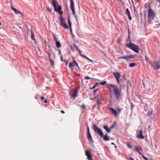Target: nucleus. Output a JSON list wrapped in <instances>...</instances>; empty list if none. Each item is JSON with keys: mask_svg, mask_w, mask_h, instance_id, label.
<instances>
[{"mask_svg": "<svg viewBox=\"0 0 160 160\" xmlns=\"http://www.w3.org/2000/svg\"><path fill=\"white\" fill-rule=\"evenodd\" d=\"M11 9L14 11L15 13L16 14H21L22 13L18 11L17 10L16 8H14L12 6H11Z\"/></svg>", "mask_w": 160, "mask_h": 160, "instance_id": "15", "label": "nucleus"}, {"mask_svg": "<svg viewBox=\"0 0 160 160\" xmlns=\"http://www.w3.org/2000/svg\"><path fill=\"white\" fill-rule=\"evenodd\" d=\"M96 87V85H94L93 87L91 88V89H93L94 88Z\"/></svg>", "mask_w": 160, "mask_h": 160, "instance_id": "43", "label": "nucleus"}, {"mask_svg": "<svg viewBox=\"0 0 160 160\" xmlns=\"http://www.w3.org/2000/svg\"><path fill=\"white\" fill-rule=\"evenodd\" d=\"M31 38L33 40H35V38L34 37V36L32 33V35H31Z\"/></svg>", "mask_w": 160, "mask_h": 160, "instance_id": "32", "label": "nucleus"}, {"mask_svg": "<svg viewBox=\"0 0 160 160\" xmlns=\"http://www.w3.org/2000/svg\"><path fill=\"white\" fill-rule=\"evenodd\" d=\"M75 66H78V64L77 62L75 61H73L69 63V67L70 68Z\"/></svg>", "mask_w": 160, "mask_h": 160, "instance_id": "14", "label": "nucleus"}, {"mask_svg": "<svg viewBox=\"0 0 160 160\" xmlns=\"http://www.w3.org/2000/svg\"><path fill=\"white\" fill-rule=\"evenodd\" d=\"M126 46L129 48L132 49L135 52L137 53L139 52V51L138 50V46L135 44L132 43H130L129 44H127Z\"/></svg>", "mask_w": 160, "mask_h": 160, "instance_id": "4", "label": "nucleus"}, {"mask_svg": "<svg viewBox=\"0 0 160 160\" xmlns=\"http://www.w3.org/2000/svg\"><path fill=\"white\" fill-rule=\"evenodd\" d=\"M152 68L155 70L160 69V61H156L151 63Z\"/></svg>", "mask_w": 160, "mask_h": 160, "instance_id": "5", "label": "nucleus"}, {"mask_svg": "<svg viewBox=\"0 0 160 160\" xmlns=\"http://www.w3.org/2000/svg\"><path fill=\"white\" fill-rule=\"evenodd\" d=\"M103 139L105 141H108L109 140V137L107 134H105L103 136Z\"/></svg>", "mask_w": 160, "mask_h": 160, "instance_id": "21", "label": "nucleus"}, {"mask_svg": "<svg viewBox=\"0 0 160 160\" xmlns=\"http://www.w3.org/2000/svg\"><path fill=\"white\" fill-rule=\"evenodd\" d=\"M60 25L65 28H68V27L66 24L65 20L61 17H60Z\"/></svg>", "mask_w": 160, "mask_h": 160, "instance_id": "8", "label": "nucleus"}, {"mask_svg": "<svg viewBox=\"0 0 160 160\" xmlns=\"http://www.w3.org/2000/svg\"><path fill=\"white\" fill-rule=\"evenodd\" d=\"M113 74L116 80L119 83V79L120 76V73L119 72H113Z\"/></svg>", "mask_w": 160, "mask_h": 160, "instance_id": "12", "label": "nucleus"}, {"mask_svg": "<svg viewBox=\"0 0 160 160\" xmlns=\"http://www.w3.org/2000/svg\"><path fill=\"white\" fill-rule=\"evenodd\" d=\"M44 102L45 103H47V100H45L44 101Z\"/></svg>", "mask_w": 160, "mask_h": 160, "instance_id": "56", "label": "nucleus"}, {"mask_svg": "<svg viewBox=\"0 0 160 160\" xmlns=\"http://www.w3.org/2000/svg\"><path fill=\"white\" fill-rule=\"evenodd\" d=\"M68 22L69 27L71 26V22L69 18H68Z\"/></svg>", "mask_w": 160, "mask_h": 160, "instance_id": "27", "label": "nucleus"}, {"mask_svg": "<svg viewBox=\"0 0 160 160\" xmlns=\"http://www.w3.org/2000/svg\"><path fill=\"white\" fill-rule=\"evenodd\" d=\"M85 154L87 157L88 159V160H92V156L90 154V152L88 151H85Z\"/></svg>", "mask_w": 160, "mask_h": 160, "instance_id": "13", "label": "nucleus"}, {"mask_svg": "<svg viewBox=\"0 0 160 160\" xmlns=\"http://www.w3.org/2000/svg\"><path fill=\"white\" fill-rule=\"evenodd\" d=\"M85 107V105H83L82 107H81V108H83V107Z\"/></svg>", "mask_w": 160, "mask_h": 160, "instance_id": "54", "label": "nucleus"}, {"mask_svg": "<svg viewBox=\"0 0 160 160\" xmlns=\"http://www.w3.org/2000/svg\"><path fill=\"white\" fill-rule=\"evenodd\" d=\"M58 51H59V53H60L61 55V51H60L58 49Z\"/></svg>", "mask_w": 160, "mask_h": 160, "instance_id": "53", "label": "nucleus"}, {"mask_svg": "<svg viewBox=\"0 0 160 160\" xmlns=\"http://www.w3.org/2000/svg\"><path fill=\"white\" fill-rule=\"evenodd\" d=\"M1 25V23L0 22V25Z\"/></svg>", "mask_w": 160, "mask_h": 160, "instance_id": "64", "label": "nucleus"}, {"mask_svg": "<svg viewBox=\"0 0 160 160\" xmlns=\"http://www.w3.org/2000/svg\"><path fill=\"white\" fill-rule=\"evenodd\" d=\"M88 60L89 61H90L91 62H92V60H91V59H89H89H88Z\"/></svg>", "mask_w": 160, "mask_h": 160, "instance_id": "47", "label": "nucleus"}, {"mask_svg": "<svg viewBox=\"0 0 160 160\" xmlns=\"http://www.w3.org/2000/svg\"><path fill=\"white\" fill-rule=\"evenodd\" d=\"M47 11L49 12H51V9L49 8L48 7H47Z\"/></svg>", "mask_w": 160, "mask_h": 160, "instance_id": "41", "label": "nucleus"}, {"mask_svg": "<svg viewBox=\"0 0 160 160\" xmlns=\"http://www.w3.org/2000/svg\"><path fill=\"white\" fill-rule=\"evenodd\" d=\"M69 28H70V31L71 32H72V28H71V27H69Z\"/></svg>", "mask_w": 160, "mask_h": 160, "instance_id": "49", "label": "nucleus"}, {"mask_svg": "<svg viewBox=\"0 0 160 160\" xmlns=\"http://www.w3.org/2000/svg\"><path fill=\"white\" fill-rule=\"evenodd\" d=\"M98 90V89H96L94 90V92H93L94 93H95Z\"/></svg>", "mask_w": 160, "mask_h": 160, "instance_id": "44", "label": "nucleus"}, {"mask_svg": "<svg viewBox=\"0 0 160 160\" xmlns=\"http://www.w3.org/2000/svg\"><path fill=\"white\" fill-rule=\"evenodd\" d=\"M56 45L58 48H59L61 47V44L59 41H56Z\"/></svg>", "mask_w": 160, "mask_h": 160, "instance_id": "22", "label": "nucleus"}, {"mask_svg": "<svg viewBox=\"0 0 160 160\" xmlns=\"http://www.w3.org/2000/svg\"><path fill=\"white\" fill-rule=\"evenodd\" d=\"M48 47L49 48H50V49L51 48V47H50V46H48Z\"/></svg>", "mask_w": 160, "mask_h": 160, "instance_id": "58", "label": "nucleus"}, {"mask_svg": "<svg viewBox=\"0 0 160 160\" xmlns=\"http://www.w3.org/2000/svg\"><path fill=\"white\" fill-rule=\"evenodd\" d=\"M138 153L140 154H141L142 156V155L140 152H139H139H138Z\"/></svg>", "mask_w": 160, "mask_h": 160, "instance_id": "55", "label": "nucleus"}, {"mask_svg": "<svg viewBox=\"0 0 160 160\" xmlns=\"http://www.w3.org/2000/svg\"><path fill=\"white\" fill-rule=\"evenodd\" d=\"M136 65V63H132L129 64V67H133Z\"/></svg>", "mask_w": 160, "mask_h": 160, "instance_id": "25", "label": "nucleus"}, {"mask_svg": "<svg viewBox=\"0 0 160 160\" xmlns=\"http://www.w3.org/2000/svg\"><path fill=\"white\" fill-rule=\"evenodd\" d=\"M73 46L74 47V48H75V49L78 51V50H79L78 47L75 44H73Z\"/></svg>", "mask_w": 160, "mask_h": 160, "instance_id": "31", "label": "nucleus"}, {"mask_svg": "<svg viewBox=\"0 0 160 160\" xmlns=\"http://www.w3.org/2000/svg\"><path fill=\"white\" fill-rule=\"evenodd\" d=\"M41 98L42 100H43L44 99V98L43 97H41Z\"/></svg>", "mask_w": 160, "mask_h": 160, "instance_id": "48", "label": "nucleus"}, {"mask_svg": "<svg viewBox=\"0 0 160 160\" xmlns=\"http://www.w3.org/2000/svg\"><path fill=\"white\" fill-rule=\"evenodd\" d=\"M98 84H99V83L98 82H97V83H96L95 85H96V86H97V85H98Z\"/></svg>", "mask_w": 160, "mask_h": 160, "instance_id": "51", "label": "nucleus"}, {"mask_svg": "<svg viewBox=\"0 0 160 160\" xmlns=\"http://www.w3.org/2000/svg\"><path fill=\"white\" fill-rule=\"evenodd\" d=\"M50 62L51 65L53 67L54 65L53 61L52 59H50Z\"/></svg>", "mask_w": 160, "mask_h": 160, "instance_id": "28", "label": "nucleus"}, {"mask_svg": "<svg viewBox=\"0 0 160 160\" xmlns=\"http://www.w3.org/2000/svg\"><path fill=\"white\" fill-rule=\"evenodd\" d=\"M158 2H160V0H157Z\"/></svg>", "mask_w": 160, "mask_h": 160, "instance_id": "59", "label": "nucleus"}, {"mask_svg": "<svg viewBox=\"0 0 160 160\" xmlns=\"http://www.w3.org/2000/svg\"><path fill=\"white\" fill-rule=\"evenodd\" d=\"M106 83V81H105L103 82H101L100 84L102 85H104Z\"/></svg>", "mask_w": 160, "mask_h": 160, "instance_id": "29", "label": "nucleus"}, {"mask_svg": "<svg viewBox=\"0 0 160 160\" xmlns=\"http://www.w3.org/2000/svg\"><path fill=\"white\" fill-rule=\"evenodd\" d=\"M101 104V101H99L98 100H97V105H99Z\"/></svg>", "mask_w": 160, "mask_h": 160, "instance_id": "33", "label": "nucleus"}, {"mask_svg": "<svg viewBox=\"0 0 160 160\" xmlns=\"http://www.w3.org/2000/svg\"><path fill=\"white\" fill-rule=\"evenodd\" d=\"M142 157L145 160H148V159L147 158L145 157L143 155H142Z\"/></svg>", "mask_w": 160, "mask_h": 160, "instance_id": "36", "label": "nucleus"}, {"mask_svg": "<svg viewBox=\"0 0 160 160\" xmlns=\"http://www.w3.org/2000/svg\"><path fill=\"white\" fill-rule=\"evenodd\" d=\"M78 92V90H76L73 91L72 95L70 92H69V94L70 96L74 99L77 96Z\"/></svg>", "mask_w": 160, "mask_h": 160, "instance_id": "11", "label": "nucleus"}, {"mask_svg": "<svg viewBox=\"0 0 160 160\" xmlns=\"http://www.w3.org/2000/svg\"><path fill=\"white\" fill-rule=\"evenodd\" d=\"M145 60L147 61V62H148V60H149V58H148L147 56H145Z\"/></svg>", "mask_w": 160, "mask_h": 160, "instance_id": "38", "label": "nucleus"}, {"mask_svg": "<svg viewBox=\"0 0 160 160\" xmlns=\"http://www.w3.org/2000/svg\"><path fill=\"white\" fill-rule=\"evenodd\" d=\"M152 109H150L149 111H148V115L149 117H150L151 118H153L154 117V115L152 114Z\"/></svg>", "mask_w": 160, "mask_h": 160, "instance_id": "16", "label": "nucleus"}, {"mask_svg": "<svg viewBox=\"0 0 160 160\" xmlns=\"http://www.w3.org/2000/svg\"><path fill=\"white\" fill-rule=\"evenodd\" d=\"M61 60L62 61H63V60H62V55H61Z\"/></svg>", "mask_w": 160, "mask_h": 160, "instance_id": "50", "label": "nucleus"}, {"mask_svg": "<svg viewBox=\"0 0 160 160\" xmlns=\"http://www.w3.org/2000/svg\"><path fill=\"white\" fill-rule=\"evenodd\" d=\"M109 109L112 111V112L113 113L115 117H116L118 114V112L116 110H115L114 109L112 108H110Z\"/></svg>", "mask_w": 160, "mask_h": 160, "instance_id": "18", "label": "nucleus"}, {"mask_svg": "<svg viewBox=\"0 0 160 160\" xmlns=\"http://www.w3.org/2000/svg\"><path fill=\"white\" fill-rule=\"evenodd\" d=\"M116 123L115 122H114L113 124V125H112L111 126V127H110V129H112L113 128H115V127H116Z\"/></svg>", "mask_w": 160, "mask_h": 160, "instance_id": "24", "label": "nucleus"}, {"mask_svg": "<svg viewBox=\"0 0 160 160\" xmlns=\"http://www.w3.org/2000/svg\"><path fill=\"white\" fill-rule=\"evenodd\" d=\"M70 7L71 8V10L72 12V14L74 15V16L75 17V19L76 20V21H77V17L75 14V13L74 12V5L72 6H70Z\"/></svg>", "mask_w": 160, "mask_h": 160, "instance_id": "17", "label": "nucleus"}, {"mask_svg": "<svg viewBox=\"0 0 160 160\" xmlns=\"http://www.w3.org/2000/svg\"><path fill=\"white\" fill-rule=\"evenodd\" d=\"M19 28H21V27H19Z\"/></svg>", "mask_w": 160, "mask_h": 160, "instance_id": "63", "label": "nucleus"}, {"mask_svg": "<svg viewBox=\"0 0 160 160\" xmlns=\"http://www.w3.org/2000/svg\"><path fill=\"white\" fill-rule=\"evenodd\" d=\"M135 149L138 152H139V150H141V147H139L138 146H136Z\"/></svg>", "mask_w": 160, "mask_h": 160, "instance_id": "26", "label": "nucleus"}, {"mask_svg": "<svg viewBox=\"0 0 160 160\" xmlns=\"http://www.w3.org/2000/svg\"><path fill=\"white\" fill-rule=\"evenodd\" d=\"M70 6H72L74 5V3L73 0H70Z\"/></svg>", "mask_w": 160, "mask_h": 160, "instance_id": "30", "label": "nucleus"}, {"mask_svg": "<svg viewBox=\"0 0 160 160\" xmlns=\"http://www.w3.org/2000/svg\"><path fill=\"white\" fill-rule=\"evenodd\" d=\"M127 147L129 148H132V146L129 144H127Z\"/></svg>", "mask_w": 160, "mask_h": 160, "instance_id": "35", "label": "nucleus"}, {"mask_svg": "<svg viewBox=\"0 0 160 160\" xmlns=\"http://www.w3.org/2000/svg\"><path fill=\"white\" fill-rule=\"evenodd\" d=\"M87 138L90 143L92 145V144H93L94 141L92 140V137L91 135L88 127H87Z\"/></svg>", "mask_w": 160, "mask_h": 160, "instance_id": "7", "label": "nucleus"}, {"mask_svg": "<svg viewBox=\"0 0 160 160\" xmlns=\"http://www.w3.org/2000/svg\"><path fill=\"white\" fill-rule=\"evenodd\" d=\"M136 136L137 138L141 139H143L144 137L142 134V130H138L137 131Z\"/></svg>", "mask_w": 160, "mask_h": 160, "instance_id": "10", "label": "nucleus"}, {"mask_svg": "<svg viewBox=\"0 0 160 160\" xmlns=\"http://www.w3.org/2000/svg\"><path fill=\"white\" fill-rule=\"evenodd\" d=\"M122 40V39L120 38H118V42H120Z\"/></svg>", "mask_w": 160, "mask_h": 160, "instance_id": "39", "label": "nucleus"}, {"mask_svg": "<svg viewBox=\"0 0 160 160\" xmlns=\"http://www.w3.org/2000/svg\"><path fill=\"white\" fill-rule=\"evenodd\" d=\"M78 53L79 54V55L81 57V56L82 55L81 54V51L79 50V49L78 50Z\"/></svg>", "mask_w": 160, "mask_h": 160, "instance_id": "37", "label": "nucleus"}, {"mask_svg": "<svg viewBox=\"0 0 160 160\" xmlns=\"http://www.w3.org/2000/svg\"><path fill=\"white\" fill-rule=\"evenodd\" d=\"M115 147L116 148L117 147L115 145Z\"/></svg>", "mask_w": 160, "mask_h": 160, "instance_id": "62", "label": "nucleus"}, {"mask_svg": "<svg viewBox=\"0 0 160 160\" xmlns=\"http://www.w3.org/2000/svg\"><path fill=\"white\" fill-rule=\"evenodd\" d=\"M91 78L89 77L88 76H87V77H86L85 78V79H90Z\"/></svg>", "mask_w": 160, "mask_h": 160, "instance_id": "40", "label": "nucleus"}, {"mask_svg": "<svg viewBox=\"0 0 160 160\" xmlns=\"http://www.w3.org/2000/svg\"><path fill=\"white\" fill-rule=\"evenodd\" d=\"M103 128L107 132H110L111 131V129H109L108 128V126L107 125H105L104 126Z\"/></svg>", "mask_w": 160, "mask_h": 160, "instance_id": "20", "label": "nucleus"}, {"mask_svg": "<svg viewBox=\"0 0 160 160\" xmlns=\"http://www.w3.org/2000/svg\"><path fill=\"white\" fill-rule=\"evenodd\" d=\"M135 57V55H130L128 56H123L118 58V59L119 60L120 58L123 59L127 61H130V59L133 58Z\"/></svg>", "mask_w": 160, "mask_h": 160, "instance_id": "6", "label": "nucleus"}, {"mask_svg": "<svg viewBox=\"0 0 160 160\" xmlns=\"http://www.w3.org/2000/svg\"><path fill=\"white\" fill-rule=\"evenodd\" d=\"M128 32H129V28L128 29Z\"/></svg>", "mask_w": 160, "mask_h": 160, "instance_id": "61", "label": "nucleus"}, {"mask_svg": "<svg viewBox=\"0 0 160 160\" xmlns=\"http://www.w3.org/2000/svg\"><path fill=\"white\" fill-rule=\"evenodd\" d=\"M52 5L54 7V11H56L59 12L61 9L62 8L61 6L59 5L58 6L57 8H56V0H52Z\"/></svg>", "mask_w": 160, "mask_h": 160, "instance_id": "9", "label": "nucleus"}, {"mask_svg": "<svg viewBox=\"0 0 160 160\" xmlns=\"http://www.w3.org/2000/svg\"><path fill=\"white\" fill-rule=\"evenodd\" d=\"M54 39L55 40V42H56V41H57V38H56V37H55V36L54 37Z\"/></svg>", "mask_w": 160, "mask_h": 160, "instance_id": "45", "label": "nucleus"}, {"mask_svg": "<svg viewBox=\"0 0 160 160\" xmlns=\"http://www.w3.org/2000/svg\"><path fill=\"white\" fill-rule=\"evenodd\" d=\"M81 57L85 58L86 59H87L88 60V59H89V58H88L86 56H85L84 55H82Z\"/></svg>", "mask_w": 160, "mask_h": 160, "instance_id": "34", "label": "nucleus"}, {"mask_svg": "<svg viewBox=\"0 0 160 160\" xmlns=\"http://www.w3.org/2000/svg\"><path fill=\"white\" fill-rule=\"evenodd\" d=\"M61 112L62 113H64V111H63V110H61Z\"/></svg>", "mask_w": 160, "mask_h": 160, "instance_id": "46", "label": "nucleus"}, {"mask_svg": "<svg viewBox=\"0 0 160 160\" xmlns=\"http://www.w3.org/2000/svg\"><path fill=\"white\" fill-rule=\"evenodd\" d=\"M130 160H134L133 158H130Z\"/></svg>", "mask_w": 160, "mask_h": 160, "instance_id": "52", "label": "nucleus"}, {"mask_svg": "<svg viewBox=\"0 0 160 160\" xmlns=\"http://www.w3.org/2000/svg\"><path fill=\"white\" fill-rule=\"evenodd\" d=\"M60 14V15H62V11H61L60 10L59 11V12H58Z\"/></svg>", "mask_w": 160, "mask_h": 160, "instance_id": "42", "label": "nucleus"}, {"mask_svg": "<svg viewBox=\"0 0 160 160\" xmlns=\"http://www.w3.org/2000/svg\"><path fill=\"white\" fill-rule=\"evenodd\" d=\"M111 144L112 145H115L114 143H113V142H112Z\"/></svg>", "mask_w": 160, "mask_h": 160, "instance_id": "57", "label": "nucleus"}, {"mask_svg": "<svg viewBox=\"0 0 160 160\" xmlns=\"http://www.w3.org/2000/svg\"><path fill=\"white\" fill-rule=\"evenodd\" d=\"M127 85L128 90V89L129 88L132 87V85L129 82V81H127Z\"/></svg>", "mask_w": 160, "mask_h": 160, "instance_id": "23", "label": "nucleus"}, {"mask_svg": "<svg viewBox=\"0 0 160 160\" xmlns=\"http://www.w3.org/2000/svg\"><path fill=\"white\" fill-rule=\"evenodd\" d=\"M155 17V15L153 10L151 8H149L148 12V22L149 23H151V21L154 19Z\"/></svg>", "mask_w": 160, "mask_h": 160, "instance_id": "2", "label": "nucleus"}, {"mask_svg": "<svg viewBox=\"0 0 160 160\" xmlns=\"http://www.w3.org/2000/svg\"><path fill=\"white\" fill-rule=\"evenodd\" d=\"M126 12L128 16L129 19L130 20H131L132 19V18L130 15V12L128 8H127L126 9Z\"/></svg>", "mask_w": 160, "mask_h": 160, "instance_id": "19", "label": "nucleus"}, {"mask_svg": "<svg viewBox=\"0 0 160 160\" xmlns=\"http://www.w3.org/2000/svg\"><path fill=\"white\" fill-rule=\"evenodd\" d=\"M92 128L94 132L98 134L101 137H103V133L101 129L98 128L97 126L94 124L92 126Z\"/></svg>", "mask_w": 160, "mask_h": 160, "instance_id": "3", "label": "nucleus"}, {"mask_svg": "<svg viewBox=\"0 0 160 160\" xmlns=\"http://www.w3.org/2000/svg\"><path fill=\"white\" fill-rule=\"evenodd\" d=\"M108 88L109 89L110 92L112 91H114L116 99L118 100L121 95V91L118 87L115 84H110L108 85Z\"/></svg>", "mask_w": 160, "mask_h": 160, "instance_id": "1", "label": "nucleus"}, {"mask_svg": "<svg viewBox=\"0 0 160 160\" xmlns=\"http://www.w3.org/2000/svg\"><path fill=\"white\" fill-rule=\"evenodd\" d=\"M91 99L92 100H93L94 99L92 98H91Z\"/></svg>", "mask_w": 160, "mask_h": 160, "instance_id": "60", "label": "nucleus"}]
</instances>
